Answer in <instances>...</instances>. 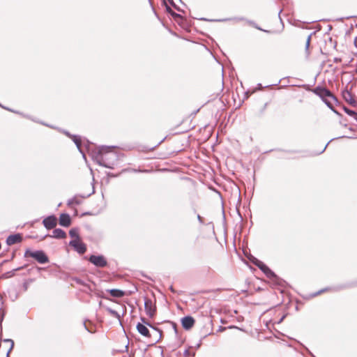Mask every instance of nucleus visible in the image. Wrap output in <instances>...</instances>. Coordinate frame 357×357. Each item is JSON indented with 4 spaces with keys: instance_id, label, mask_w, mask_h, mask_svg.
I'll list each match as a JSON object with an SVG mask.
<instances>
[{
    "instance_id": "1",
    "label": "nucleus",
    "mask_w": 357,
    "mask_h": 357,
    "mask_svg": "<svg viewBox=\"0 0 357 357\" xmlns=\"http://www.w3.org/2000/svg\"><path fill=\"white\" fill-rule=\"evenodd\" d=\"M118 160L117 154L109 147H101L98 151V163L107 168L113 169Z\"/></svg>"
},
{
    "instance_id": "2",
    "label": "nucleus",
    "mask_w": 357,
    "mask_h": 357,
    "mask_svg": "<svg viewBox=\"0 0 357 357\" xmlns=\"http://www.w3.org/2000/svg\"><path fill=\"white\" fill-rule=\"evenodd\" d=\"M312 92L319 96L328 107H333L332 101L335 102L336 98L328 89L321 86H317L312 90Z\"/></svg>"
},
{
    "instance_id": "3",
    "label": "nucleus",
    "mask_w": 357,
    "mask_h": 357,
    "mask_svg": "<svg viewBox=\"0 0 357 357\" xmlns=\"http://www.w3.org/2000/svg\"><path fill=\"white\" fill-rule=\"evenodd\" d=\"M25 257H32L39 264H43L49 261V258L43 250L32 251L27 249L24 252Z\"/></svg>"
},
{
    "instance_id": "4",
    "label": "nucleus",
    "mask_w": 357,
    "mask_h": 357,
    "mask_svg": "<svg viewBox=\"0 0 357 357\" xmlns=\"http://www.w3.org/2000/svg\"><path fill=\"white\" fill-rule=\"evenodd\" d=\"M89 261L94 266L99 268H104L107 265V261L102 255H91L89 258Z\"/></svg>"
},
{
    "instance_id": "5",
    "label": "nucleus",
    "mask_w": 357,
    "mask_h": 357,
    "mask_svg": "<svg viewBox=\"0 0 357 357\" xmlns=\"http://www.w3.org/2000/svg\"><path fill=\"white\" fill-rule=\"evenodd\" d=\"M144 308L146 314L149 317H153L155 315L156 307L155 303L151 299L146 297L144 298Z\"/></svg>"
},
{
    "instance_id": "6",
    "label": "nucleus",
    "mask_w": 357,
    "mask_h": 357,
    "mask_svg": "<svg viewBox=\"0 0 357 357\" xmlns=\"http://www.w3.org/2000/svg\"><path fill=\"white\" fill-rule=\"evenodd\" d=\"M69 245L79 254L82 255L86 251V245L80 239H73L70 241Z\"/></svg>"
},
{
    "instance_id": "7",
    "label": "nucleus",
    "mask_w": 357,
    "mask_h": 357,
    "mask_svg": "<svg viewBox=\"0 0 357 357\" xmlns=\"http://www.w3.org/2000/svg\"><path fill=\"white\" fill-rule=\"evenodd\" d=\"M43 223L46 229H51L56 227L57 219L54 215H50L45 218Z\"/></svg>"
},
{
    "instance_id": "8",
    "label": "nucleus",
    "mask_w": 357,
    "mask_h": 357,
    "mask_svg": "<svg viewBox=\"0 0 357 357\" xmlns=\"http://www.w3.org/2000/svg\"><path fill=\"white\" fill-rule=\"evenodd\" d=\"M255 264L266 275L268 278H272L275 276V273L264 263L258 261Z\"/></svg>"
},
{
    "instance_id": "9",
    "label": "nucleus",
    "mask_w": 357,
    "mask_h": 357,
    "mask_svg": "<svg viewBox=\"0 0 357 357\" xmlns=\"http://www.w3.org/2000/svg\"><path fill=\"white\" fill-rule=\"evenodd\" d=\"M181 323L185 329L189 330L194 326L195 319L190 316H186L181 319Z\"/></svg>"
},
{
    "instance_id": "10",
    "label": "nucleus",
    "mask_w": 357,
    "mask_h": 357,
    "mask_svg": "<svg viewBox=\"0 0 357 357\" xmlns=\"http://www.w3.org/2000/svg\"><path fill=\"white\" fill-rule=\"evenodd\" d=\"M22 240V237L20 234L10 235L6 239V243L8 245H11L17 243H20Z\"/></svg>"
},
{
    "instance_id": "11",
    "label": "nucleus",
    "mask_w": 357,
    "mask_h": 357,
    "mask_svg": "<svg viewBox=\"0 0 357 357\" xmlns=\"http://www.w3.org/2000/svg\"><path fill=\"white\" fill-rule=\"evenodd\" d=\"M71 223L70 217L67 213H62L59 217V225L63 227H68Z\"/></svg>"
},
{
    "instance_id": "12",
    "label": "nucleus",
    "mask_w": 357,
    "mask_h": 357,
    "mask_svg": "<svg viewBox=\"0 0 357 357\" xmlns=\"http://www.w3.org/2000/svg\"><path fill=\"white\" fill-rule=\"evenodd\" d=\"M137 330L142 335L145 337H150L151 335L149 333V331L146 326L141 323H138L137 325Z\"/></svg>"
},
{
    "instance_id": "13",
    "label": "nucleus",
    "mask_w": 357,
    "mask_h": 357,
    "mask_svg": "<svg viewBox=\"0 0 357 357\" xmlns=\"http://www.w3.org/2000/svg\"><path fill=\"white\" fill-rule=\"evenodd\" d=\"M66 236V232L61 229L59 228L54 229V231H52V234L51 235V237L59 239L64 238Z\"/></svg>"
},
{
    "instance_id": "14",
    "label": "nucleus",
    "mask_w": 357,
    "mask_h": 357,
    "mask_svg": "<svg viewBox=\"0 0 357 357\" xmlns=\"http://www.w3.org/2000/svg\"><path fill=\"white\" fill-rule=\"evenodd\" d=\"M110 295L115 298H121L125 295L124 291L117 289H112L109 290Z\"/></svg>"
},
{
    "instance_id": "15",
    "label": "nucleus",
    "mask_w": 357,
    "mask_h": 357,
    "mask_svg": "<svg viewBox=\"0 0 357 357\" xmlns=\"http://www.w3.org/2000/svg\"><path fill=\"white\" fill-rule=\"evenodd\" d=\"M81 204V199L78 197H73L68 201V205L69 206L73 205H79Z\"/></svg>"
},
{
    "instance_id": "16",
    "label": "nucleus",
    "mask_w": 357,
    "mask_h": 357,
    "mask_svg": "<svg viewBox=\"0 0 357 357\" xmlns=\"http://www.w3.org/2000/svg\"><path fill=\"white\" fill-rule=\"evenodd\" d=\"M69 235L74 239H79L78 229L76 228L71 229L69 231Z\"/></svg>"
},
{
    "instance_id": "17",
    "label": "nucleus",
    "mask_w": 357,
    "mask_h": 357,
    "mask_svg": "<svg viewBox=\"0 0 357 357\" xmlns=\"http://www.w3.org/2000/svg\"><path fill=\"white\" fill-rule=\"evenodd\" d=\"M106 310L109 313L111 316L116 318L119 321L121 320V316L116 311L111 309L110 307H107Z\"/></svg>"
},
{
    "instance_id": "18",
    "label": "nucleus",
    "mask_w": 357,
    "mask_h": 357,
    "mask_svg": "<svg viewBox=\"0 0 357 357\" xmlns=\"http://www.w3.org/2000/svg\"><path fill=\"white\" fill-rule=\"evenodd\" d=\"M344 112L357 121V113L349 108L344 107Z\"/></svg>"
},
{
    "instance_id": "19",
    "label": "nucleus",
    "mask_w": 357,
    "mask_h": 357,
    "mask_svg": "<svg viewBox=\"0 0 357 357\" xmlns=\"http://www.w3.org/2000/svg\"><path fill=\"white\" fill-rule=\"evenodd\" d=\"M73 142H75V144H76L77 147L80 149V146H81V138L79 136H77V135H74L73 137Z\"/></svg>"
},
{
    "instance_id": "20",
    "label": "nucleus",
    "mask_w": 357,
    "mask_h": 357,
    "mask_svg": "<svg viewBox=\"0 0 357 357\" xmlns=\"http://www.w3.org/2000/svg\"><path fill=\"white\" fill-rule=\"evenodd\" d=\"M184 355L185 356V357H195V352L190 351V349H186L184 351Z\"/></svg>"
},
{
    "instance_id": "21",
    "label": "nucleus",
    "mask_w": 357,
    "mask_h": 357,
    "mask_svg": "<svg viewBox=\"0 0 357 357\" xmlns=\"http://www.w3.org/2000/svg\"><path fill=\"white\" fill-rule=\"evenodd\" d=\"M310 40H311V35H309L307 36V38L306 43H305V49H306V50H307L309 47H310Z\"/></svg>"
},
{
    "instance_id": "22",
    "label": "nucleus",
    "mask_w": 357,
    "mask_h": 357,
    "mask_svg": "<svg viewBox=\"0 0 357 357\" xmlns=\"http://www.w3.org/2000/svg\"><path fill=\"white\" fill-rule=\"evenodd\" d=\"M344 98L347 101H349V100H351V96L350 93L348 92V91H346L345 93H344Z\"/></svg>"
},
{
    "instance_id": "23",
    "label": "nucleus",
    "mask_w": 357,
    "mask_h": 357,
    "mask_svg": "<svg viewBox=\"0 0 357 357\" xmlns=\"http://www.w3.org/2000/svg\"><path fill=\"white\" fill-rule=\"evenodd\" d=\"M166 8H167V11L169 12V13H171L172 15H176L172 10V9L170 8V7L169 6H166Z\"/></svg>"
},
{
    "instance_id": "24",
    "label": "nucleus",
    "mask_w": 357,
    "mask_h": 357,
    "mask_svg": "<svg viewBox=\"0 0 357 357\" xmlns=\"http://www.w3.org/2000/svg\"><path fill=\"white\" fill-rule=\"evenodd\" d=\"M75 280L76 281V282L77 284H80L84 285V282H82L80 279L76 278V279H75Z\"/></svg>"
},
{
    "instance_id": "25",
    "label": "nucleus",
    "mask_w": 357,
    "mask_h": 357,
    "mask_svg": "<svg viewBox=\"0 0 357 357\" xmlns=\"http://www.w3.org/2000/svg\"><path fill=\"white\" fill-rule=\"evenodd\" d=\"M6 342H8L10 343L11 344V347H10V349L13 347V345H14V342L12 340H10V339H8V340H5Z\"/></svg>"
},
{
    "instance_id": "26",
    "label": "nucleus",
    "mask_w": 357,
    "mask_h": 357,
    "mask_svg": "<svg viewBox=\"0 0 357 357\" xmlns=\"http://www.w3.org/2000/svg\"><path fill=\"white\" fill-rule=\"evenodd\" d=\"M356 73H357V68H356Z\"/></svg>"
}]
</instances>
